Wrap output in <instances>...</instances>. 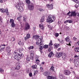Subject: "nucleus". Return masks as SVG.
Segmentation results:
<instances>
[{
  "instance_id": "59",
  "label": "nucleus",
  "mask_w": 79,
  "mask_h": 79,
  "mask_svg": "<svg viewBox=\"0 0 79 79\" xmlns=\"http://www.w3.org/2000/svg\"><path fill=\"white\" fill-rule=\"evenodd\" d=\"M10 52H8L7 53V55H10Z\"/></svg>"
},
{
  "instance_id": "46",
  "label": "nucleus",
  "mask_w": 79,
  "mask_h": 79,
  "mask_svg": "<svg viewBox=\"0 0 79 79\" xmlns=\"http://www.w3.org/2000/svg\"><path fill=\"white\" fill-rule=\"evenodd\" d=\"M68 23H73V21L71 20H68Z\"/></svg>"
},
{
  "instance_id": "31",
  "label": "nucleus",
  "mask_w": 79,
  "mask_h": 79,
  "mask_svg": "<svg viewBox=\"0 0 79 79\" xmlns=\"http://www.w3.org/2000/svg\"><path fill=\"white\" fill-rule=\"evenodd\" d=\"M52 77H53V76H48L47 77V79H52Z\"/></svg>"
},
{
  "instance_id": "41",
  "label": "nucleus",
  "mask_w": 79,
  "mask_h": 79,
  "mask_svg": "<svg viewBox=\"0 0 79 79\" xmlns=\"http://www.w3.org/2000/svg\"><path fill=\"white\" fill-rule=\"evenodd\" d=\"M40 69L41 72H43V71H44V69H43V68H42V67H40Z\"/></svg>"
},
{
  "instance_id": "30",
  "label": "nucleus",
  "mask_w": 79,
  "mask_h": 79,
  "mask_svg": "<svg viewBox=\"0 0 79 79\" xmlns=\"http://www.w3.org/2000/svg\"><path fill=\"white\" fill-rule=\"evenodd\" d=\"M0 11L2 13H3V12H5V10L3 8H2V9L0 8Z\"/></svg>"
},
{
  "instance_id": "54",
  "label": "nucleus",
  "mask_w": 79,
  "mask_h": 79,
  "mask_svg": "<svg viewBox=\"0 0 79 79\" xmlns=\"http://www.w3.org/2000/svg\"><path fill=\"white\" fill-rule=\"evenodd\" d=\"M12 39H13V41H15V38L14 37H12Z\"/></svg>"
},
{
  "instance_id": "38",
  "label": "nucleus",
  "mask_w": 79,
  "mask_h": 79,
  "mask_svg": "<svg viewBox=\"0 0 79 79\" xmlns=\"http://www.w3.org/2000/svg\"><path fill=\"white\" fill-rule=\"evenodd\" d=\"M44 21V18H42L40 19V23H43Z\"/></svg>"
},
{
  "instance_id": "57",
  "label": "nucleus",
  "mask_w": 79,
  "mask_h": 79,
  "mask_svg": "<svg viewBox=\"0 0 79 79\" xmlns=\"http://www.w3.org/2000/svg\"><path fill=\"white\" fill-rule=\"evenodd\" d=\"M1 46H2V47L3 46L5 47V46H6V45L5 44H1Z\"/></svg>"
},
{
  "instance_id": "9",
  "label": "nucleus",
  "mask_w": 79,
  "mask_h": 79,
  "mask_svg": "<svg viewBox=\"0 0 79 79\" xmlns=\"http://www.w3.org/2000/svg\"><path fill=\"white\" fill-rule=\"evenodd\" d=\"M64 74L66 76H69L71 74V72L67 70H65L64 71Z\"/></svg>"
},
{
  "instance_id": "42",
  "label": "nucleus",
  "mask_w": 79,
  "mask_h": 79,
  "mask_svg": "<svg viewBox=\"0 0 79 79\" xmlns=\"http://www.w3.org/2000/svg\"><path fill=\"white\" fill-rule=\"evenodd\" d=\"M52 50V47H50L48 48V51L49 52H51V50Z\"/></svg>"
},
{
  "instance_id": "5",
  "label": "nucleus",
  "mask_w": 79,
  "mask_h": 79,
  "mask_svg": "<svg viewBox=\"0 0 79 79\" xmlns=\"http://www.w3.org/2000/svg\"><path fill=\"white\" fill-rule=\"evenodd\" d=\"M22 5H23V2L22 1H20L19 2V3L16 5L15 6L17 8L19 9V8H20V6H22Z\"/></svg>"
},
{
  "instance_id": "16",
  "label": "nucleus",
  "mask_w": 79,
  "mask_h": 79,
  "mask_svg": "<svg viewBox=\"0 0 79 79\" xmlns=\"http://www.w3.org/2000/svg\"><path fill=\"white\" fill-rule=\"evenodd\" d=\"M43 74L44 76H48V75H50V74L48 71H46Z\"/></svg>"
},
{
  "instance_id": "26",
  "label": "nucleus",
  "mask_w": 79,
  "mask_h": 79,
  "mask_svg": "<svg viewBox=\"0 0 79 79\" xmlns=\"http://www.w3.org/2000/svg\"><path fill=\"white\" fill-rule=\"evenodd\" d=\"M36 44L37 45H39V47L40 46V41L39 40L37 41L36 42Z\"/></svg>"
},
{
  "instance_id": "1",
  "label": "nucleus",
  "mask_w": 79,
  "mask_h": 79,
  "mask_svg": "<svg viewBox=\"0 0 79 79\" xmlns=\"http://www.w3.org/2000/svg\"><path fill=\"white\" fill-rule=\"evenodd\" d=\"M14 55L15 59L17 60H20L21 59V57H23V54L22 53L19 54L18 52H14Z\"/></svg>"
},
{
  "instance_id": "13",
  "label": "nucleus",
  "mask_w": 79,
  "mask_h": 79,
  "mask_svg": "<svg viewBox=\"0 0 79 79\" xmlns=\"http://www.w3.org/2000/svg\"><path fill=\"white\" fill-rule=\"evenodd\" d=\"M61 56L62 58L63 59H64V58H65V57H66V53L63 52H62Z\"/></svg>"
},
{
  "instance_id": "7",
  "label": "nucleus",
  "mask_w": 79,
  "mask_h": 79,
  "mask_svg": "<svg viewBox=\"0 0 79 79\" xmlns=\"http://www.w3.org/2000/svg\"><path fill=\"white\" fill-rule=\"evenodd\" d=\"M53 5L52 4L50 5L48 4L46 5L47 7H48V10H52L53 8Z\"/></svg>"
},
{
  "instance_id": "8",
  "label": "nucleus",
  "mask_w": 79,
  "mask_h": 79,
  "mask_svg": "<svg viewBox=\"0 0 79 79\" xmlns=\"http://www.w3.org/2000/svg\"><path fill=\"white\" fill-rule=\"evenodd\" d=\"M59 78L60 79H67V77L64 76L63 74H60L59 75Z\"/></svg>"
},
{
  "instance_id": "29",
  "label": "nucleus",
  "mask_w": 79,
  "mask_h": 79,
  "mask_svg": "<svg viewBox=\"0 0 79 79\" xmlns=\"http://www.w3.org/2000/svg\"><path fill=\"white\" fill-rule=\"evenodd\" d=\"M65 40L66 42H69V37H67L65 39Z\"/></svg>"
},
{
  "instance_id": "52",
  "label": "nucleus",
  "mask_w": 79,
  "mask_h": 79,
  "mask_svg": "<svg viewBox=\"0 0 79 79\" xmlns=\"http://www.w3.org/2000/svg\"><path fill=\"white\" fill-rule=\"evenodd\" d=\"M39 58V56H37L36 57V58H35V60H38Z\"/></svg>"
},
{
  "instance_id": "22",
  "label": "nucleus",
  "mask_w": 79,
  "mask_h": 79,
  "mask_svg": "<svg viewBox=\"0 0 79 79\" xmlns=\"http://www.w3.org/2000/svg\"><path fill=\"white\" fill-rule=\"evenodd\" d=\"M54 45V47L56 48H58V47H59V45H60L59 44H55Z\"/></svg>"
},
{
  "instance_id": "61",
  "label": "nucleus",
  "mask_w": 79,
  "mask_h": 79,
  "mask_svg": "<svg viewBox=\"0 0 79 79\" xmlns=\"http://www.w3.org/2000/svg\"><path fill=\"white\" fill-rule=\"evenodd\" d=\"M29 38H27V37H25V38H24V39L25 40H27V39H28Z\"/></svg>"
},
{
  "instance_id": "14",
  "label": "nucleus",
  "mask_w": 79,
  "mask_h": 79,
  "mask_svg": "<svg viewBox=\"0 0 79 79\" xmlns=\"http://www.w3.org/2000/svg\"><path fill=\"white\" fill-rule=\"evenodd\" d=\"M55 55V54L54 53H53V52H49V54L48 55V56L50 58H51V56H54Z\"/></svg>"
},
{
  "instance_id": "2",
  "label": "nucleus",
  "mask_w": 79,
  "mask_h": 79,
  "mask_svg": "<svg viewBox=\"0 0 79 79\" xmlns=\"http://www.w3.org/2000/svg\"><path fill=\"white\" fill-rule=\"evenodd\" d=\"M54 18V16L50 15L49 16L48 18L47 19L46 22L47 23H52L55 21Z\"/></svg>"
},
{
  "instance_id": "33",
  "label": "nucleus",
  "mask_w": 79,
  "mask_h": 79,
  "mask_svg": "<svg viewBox=\"0 0 79 79\" xmlns=\"http://www.w3.org/2000/svg\"><path fill=\"white\" fill-rule=\"evenodd\" d=\"M53 45V43H52V41L50 40V42L49 44V46H52Z\"/></svg>"
},
{
  "instance_id": "20",
  "label": "nucleus",
  "mask_w": 79,
  "mask_h": 79,
  "mask_svg": "<svg viewBox=\"0 0 79 79\" xmlns=\"http://www.w3.org/2000/svg\"><path fill=\"white\" fill-rule=\"evenodd\" d=\"M40 29L44 30V24H43L42 23H41V24H40Z\"/></svg>"
},
{
  "instance_id": "21",
  "label": "nucleus",
  "mask_w": 79,
  "mask_h": 79,
  "mask_svg": "<svg viewBox=\"0 0 79 79\" xmlns=\"http://www.w3.org/2000/svg\"><path fill=\"white\" fill-rule=\"evenodd\" d=\"M22 6H23V5L21 6L20 8L18 9V10H19L20 11H23V7H22Z\"/></svg>"
},
{
  "instance_id": "45",
  "label": "nucleus",
  "mask_w": 79,
  "mask_h": 79,
  "mask_svg": "<svg viewBox=\"0 0 79 79\" xmlns=\"http://www.w3.org/2000/svg\"><path fill=\"white\" fill-rule=\"evenodd\" d=\"M23 18L24 21H26L27 19L26 17V16H25V17H23Z\"/></svg>"
},
{
  "instance_id": "15",
  "label": "nucleus",
  "mask_w": 79,
  "mask_h": 79,
  "mask_svg": "<svg viewBox=\"0 0 79 79\" xmlns=\"http://www.w3.org/2000/svg\"><path fill=\"white\" fill-rule=\"evenodd\" d=\"M40 36L38 35H35L33 36V38L35 40H38Z\"/></svg>"
},
{
  "instance_id": "12",
  "label": "nucleus",
  "mask_w": 79,
  "mask_h": 79,
  "mask_svg": "<svg viewBox=\"0 0 79 79\" xmlns=\"http://www.w3.org/2000/svg\"><path fill=\"white\" fill-rule=\"evenodd\" d=\"M61 53L62 52H57L56 55V57H57V58H60L61 57Z\"/></svg>"
},
{
  "instance_id": "55",
  "label": "nucleus",
  "mask_w": 79,
  "mask_h": 79,
  "mask_svg": "<svg viewBox=\"0 0 79 79\" xmlns=\"http://www.w3.org/2000/svg\"><path fill=\"white\" fill-rule=\"evenodd\" d=\"M52 79H56V77L52 76Z\"/></svg>"
},
{
  "instance_id": "43",
  "label": "nucleus",
  "mask_w": 79,
  "mask_h": 79,
  "mask_svg": "<svg viewBox=\"0 0 79 79\" xmlns=\"http://www.w3.org/2000/svg\"><path fill=\"white\" fill-rule=\"evenodd\" d=\"M12 76L13 77H16L17 76V75H16L15 73H13L12 74Z\"/></svg>"
},
{
  "instance_id": "58",
  "label": "nucleus",
  "mask_w": 79,
  "mask_h": 79,
  "mask_svg": "<svg viewBox=\"0 0 79 79\" xmlns=\"http://www.w3.org/2000/svg\"><path fill=\"white\" fill-rule=\"evenodd\" d=\"M40 11H44V9H40Z\"/></svg>"
},
{
  "instance_id": "18",
  "label": "nucleus",
  "mask_w": 79,
  "mask_h": 79,
  "mask_svg": "<svg viewBox=\"0 0 79 79\" xmlns=\"http://www.w3.org/2000/svg\"><path fill=\"white\" fill-rule=\"evenodd\" d=\"M20 68H21L20 65L19 64H18L17 66H16L15 69L16 70H18V69H20Z\"/></svg>"
},
{
  "instance_id": "63",
  "label": "nucleus",
  "mask_w": 79,
  "mask_h": 79,
  "mask_svg": "<svg viewBox=\"0 0 79 79\" xmlns=\"http://www.w3.org/2000/svg\"><path fill=\"white\" fill-rule=\"evenodd\" d=\"M77 16L79 17V13H77Z\"/></svg>"
},
{
  "instance_id": "53",
  "label": "nucleus",
  "mask_w": 79,
  "mask_h": 79,
  "mask_svg": "<svg viewBox=\"0 0 79 79\" xmlns=\"http://www.w3.org/2000/svg\"><path fill=\"white\" fill-rule=\"evenodd\" d=\"M73 40H77V38H76V37H74L73 38Z\"/></svg>"
},
{
  "instance_id": "34",
  "label": "nucleus",
  "mask_w": 79,
  "mask_h": 79,
  "mask_svg": "<svg viewBox=\"0 0 79 79\" xmlns=\"http://www.w3.org/2000/svg\"><path fill=\"white\" fill-rule=\"evenodd\" d=\"M4 72V70L2 69H0V73L2 74H3Z\"/></svg>"
},
{
  "instance_id": "11",
  "label": "nucleus",
  "mask_w": 79,
  "mask_h": 79,
  "mask_svg": "<svg viewBox=\"0 0 79 79\" xmlns=\"http://www.w3.org/2000/svg\"><path fill=\"white\" fill-rule=\"evenodd\" d=\"M71 15H69V16H70L71 17L72 16H76V13L75 11H72L71 12Z\"/></svg>"
},
{
  "instance_id": "25",
  "label": "nucleus",
  "mask_w": 79,
  "mask_h": 79,
  "mask_svg": "<svg viewBox=\"0 0 79 79\" xmlns=\"http://www.w3.org/2000/svg\"><path fill=\"white\" fill-rule=\"evenodd\" d=\"M43 47L44 48H45V49L48 48V45L45 44L44 45V46H43Z\"/></svg>"
},
{
  "instance_id": "37",
  "label": "nucleus",
  "mask_w": 79,
  "mask_h": 79,
  "mask_svg": "<svg viewBox=\"0 0 79 79\" xmlns=\"http://www.w3.org/2000/svg\"><path fill=\"white\" fill-rule=\"evenodd\" d=\"M73 2H75V3H79V1H78L77 0H72Z\"/></svg>"
},
{
  "instance_id": "47",
  "label": "nucleus",
  "mask_w": 79,
  "mask_h": 79,
  "mask_svg": "<svg viewBox=\"0 0 79 79\" xmlns=\"http://www.w3.org/2000/svg\"><path fill=\"white\" fill-rule=\"evenodd\" d=\"M55 35L56 37H58L59 35V34L58 33H55Z\"/></svg>"
},
{
  "instance_id": "49",
  "label": "nucleus",
  "mask_w": 79,
  "mask_h": 79,
  "mask_svg": "<svg viewBox=\"0 0 79 79\" xmlns=\"http://www.w3.org/2000/svg\"><path fill=\"white\" fill-rule=\"evenodd\" d=\"M29 75L30 77H32V74L31 73H29Z\"/></svg>"
},
{
  "instance_id": "3",
  "label": "nucleus",
  "mask_w": 79,
  "mask_h": 79,
  "mask_svg": "<svg viewBox=\"0 0 79 79\" xmlns=\"http://www.w3.org/2000/svg\"><path fill=\"white\" fill-rule=\"evenodd\" d=\"M40 50H42L43 48V47H44V40H43V36H41V38H40Z\"/></svg>"
},
{
  "instance_id": "6",
  "label": "nucleus",
  "mask_w": 79,
  "mask_h": 79,
  "mask_svg": "<svg viewBox=\"0 0 79 79\" xmlns=\"http://www.w3.org/2000/svg\"><path fill=\"white\" fill-rule=\"evenodd\" d=\"M30 28V26L27 23H26L25 24V26L24 27V29L25 31H27Z\"/></svg>"
},
{
  "instance_id": "24",
  "label": "nucleus",
  "mask_w": 79,
  "mask_h": 79,
  "mask_svg": "<svg viewBox=\"0 0 79 79\" xmlns=\"http://www.w3.org/2000/svg\"><path fill=\"white\" fill-rule=\"evenodd\" d=\"M38 72L37 70L34 71V72L33 76H35V75H36V74H37L38 73Z\"/></svg>"
},
{
  "instance_id": "56",
  "label": "nucleus",
  "mask_w": 79,
  "mask_h": 79,
  "mask_svg": "<svg viewBox=\"0 0 79 79\" xmlns=\"http://www.w3.org/2000/svg\"><path fill=\"white\" fill-rule=\"evenodd\" d=\"M71 12L69 11V12L67 13V15H69V14L71 13Z\"/></svg>"
},
{
  "instance_id": "17",
  "label": "nucleus",
  "mask_w": 79,
  "mask_h": 79,
  "mask_svg": "<svg viewBox=\"0 0 79 79\" xmlns=\"http://www.w3.org/2000/svg\"><path fill=\"white\" fill-rule=\"evenodd\" d=\"M6 52H11V49H10V47L9 46H7L6 48Z\"/></svg>"
},
{
  "instance_id": "44",
  "label": "nucleus",
  "mask_w": 79,
  "mask_h": 79,
  "mask_svg": "<svg viewBox=\"0 0 79 79\" xmlns=\"http://www.w3.org/2000/svg\"><path fill=\"white\" fill-rule=\"evenodd\" d=\"M27 37V39H29L30 37V34H27L26 36Z\"/></svg>"
},
{
  "instance_id": "40",
  "label": "nucleus",
  "mask_w": 79,
  "mask_h": 79,
  "mask_svg": "<svg viewBox=\"0 0 79 79\" xmlns=\"http://www.w3.org/2000/svg\"><path fill=\"white\" fill-rule=\"evenodd\" d=\"M5 48V47H3L1 48V50H0V51L1 52H2V51H3L4 50Z\"/></svg>"
},
{
  "instance_id": "50",
  "label": "nucleus",
  "mask_w": 79,
  "mask_h": 79,
  "mask_svg": "<svg viewBox=\"0 0 79 79\" xmlns=\"http://www.w3.org/2000/svg\"><path fill=\"white\" fill-rule=\"evenodd\" d=\"M6 13L8 15H9V12H8V9H6Z\"/></svg>"
},
{
  "instance_id": "32",
  "label": "nucleus",
  "mask_w": 79,
  "mask_h": 79,
  "mask_svg": "<svg viewBox=\"0 0 79 79\" xmlns=\"http://www.w3.org/2000/svg\"><path fill=\"white\" fill-rule=\"evenodd\" d=\"M27 4H30L31 2H30V0H25Z\"/></svg>"
},
{
  "instance_id": "39",
  "label": "nucleus",
  "mask_w": 79,
  "mask_h": 79,
  "mask_svg": "<svg viewBox=\"0 0 79 79\" xmlns=\"http://www.w3.org/2000/svg\"><path fill=\"white\" fill-rule=\"evenodd\" d=\"M10 23H14V20L13 19H10Z\"/></svg>"
},
{
  "instance_id": "4",
  "label": "nucleus",
  "mask_w": 79,
  "mask_h": 79,
  "mask_svg": "<svg viewBox=\"0 0 79 79\" xmlns=\"http://www.w3.org/2000/svg\"><path fill=\"white\" fill-rule=\"evenodd\" d=\"M28 9L30 11H32L34 10V4L32 3H31V4L28 5L27 6Z\"/></svg>"
},
{
  "instance_id": "60",
  "label": "nucleus",
  "mask_w": 79,
  "mask_h": 79,
  "mask_svg": "<svg viewBox=\"0 0 79 79\" xmlns=\"http://www.w3.org/2000/svg\"><path fill=\"white\" fill-rule=\"evenodd\" d=\"M60 43L61 44H63V43H64V42L63 41V40H62L61 41H60Z\"/></svg>"
},
{
  "instance_id": "28",
  "label": "nucleus",
  "mask_w": 79,
  "mask_h": 79,
  "mask_svg": "<svg viewBox=\"0 0 79 79\" xmlns=\"http://www.w3.org/2000/svg\"><path fill=\"white\" fill-rule=\"evenodd\" d=\"M75 52H79V48H74Z\"/></svg>"
},
{
  "instance_id": "48",
  "label": "nucleus",
  "mask_w": 79,
  "mask_h": 79,
  "mask_svg": "<svg viewBox=\"0 0 79 79\" xmlns=\"http://www.w3.org/2000/svg\"><path fill=\"white\" fill-rule=\"evenodd\" d=\"M2 23V18L0 16V24H1Z\"/></svg>"
},
{
  "instance_id": "62",
  "label": "nucleus",
  "mask_w": 79,
  "mask_h": 79,
  "mask_svg": "<svg viewBox=\"0 0 79 79\" xmlns=\"http://www.w3.org/2000/svg\"><path fill=\"white\" fill-rule=\"evenodd\" d=\"M30 47L31 48V49H33V48H34V47H33V46H30Z\"/></svg>"
},
{
  "instance_id": "36",
  "label": "nucleus",
  "mask_w": 79,
  "mask_h": 79,
  "mask_svg": "<svg viewBox=\"0 0 79 79\" xmlns=\"http://www.w3.org/2000/svg\"><path fill=\"white\" fill-rule=\"evenodd\" d=\"M26 60H27V61H30V60H31V58H29V57H28V56H27V57L26 58Z\"/></svg>"
},
{
  "instance_id": "23",
  "label": "nucleus",
  "mask_w": 79,
  "mask_h": 79,
  "mask_svg": "<svg viewBox=\"0 0 79 79\" xmlns=\"http://www.w3.org/2000/svg\"><path fill=\"white\" fill-rule=\"evenodd\" d=\"M40 62V60L39 59H35V63L36 64H39V63Z\"/></svg>"
},
{
  "instance_id": "27",
  "label": "nucleus",
  "mask_w": 79,
  "mask_h": 79,
  "mask_svg": "<svg viewBox=\"0 0 79 79\" xmlns=\"http://www.w3.org/2000/svg\"><path fill=\"white\" fill-rule=\"evenodd\" d=\"M32 69H36L37 68V65L35 64V65H33L32 66Z\"/></svg>"
},
{
  "instance_id": "19",
  "label": "nucleus",
  "mask_w": 79,
  "mask_h": 79,
  "mask_svg": "<svg viewBox=\"0 0 79 79\" xmlns=\"http://www.w3.org/2000/svg\"><path fill=\"white\" fill-rule=\"evenodd\" d=\"M50 71L52 72H55V68H54V67H53V66H51L50 69Z\"/></svg>"
},
{
  "instance_id": "64",
  "label": "nucleus",
  "mask_w": 79,
  "mask_h": 79,
  "mask_svg": "<svg viewBox=\"0 0 79 79\" xmlns=\"http://www.w3.org/2000/svg\"><path fill=\"white\" fill-rule=\"evenodd\" d=\"M76 79H79V76H77L76 77Z\"/></svg>"
},
{
  "instance_id": "10",
  "label": "nucleus",
  "mask_w": 79,
  "mask_h": 79,
  "mask_svg": "<svg viewBox=\"0 0 79 79\" xmlns=\"http://www.w3.org/2000/svg\"><path fill=\"white\" fill-rule=\"evenodd\" d=\"M74 63L75 64V65L76 66H78L79 64V61L77 60V59H75L74 60Z\"/></svg>"
},
{
  "instance_id": "51",
  "label": "nucleus",
  "mask_w": 79,
  "mask_h": 79,
  "mask_svg": "<svg viewBox=\"0 0 79 79\" xmlns=\"http://www.w3.org/2000/svg\"><path fill=\"white\" fill-rule=\"evenodd\" d=\"M33 52L34 51H30V53L31 55H33V54H34V53H33Z\"/></svg>"
},
{
  "instance_id": "35",
  "label": "nucleus",
  "mask_w": 79,
  "mask_h": 79,
  "mask_svg": "<svg viewBox=\"0 0 79 79\" xmlns=\"http://www.w3.org/2000/svg\"><path fill=\"white\" fill-rule=\"evenodd\" d=\"M12 27H15V24L14 23H12L11 24Z\"/></svg>"
}]
</instances>
